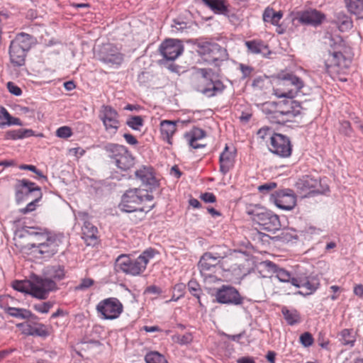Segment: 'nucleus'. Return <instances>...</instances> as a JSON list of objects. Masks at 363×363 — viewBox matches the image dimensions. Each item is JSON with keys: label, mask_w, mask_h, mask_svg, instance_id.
I'll return each instance as SVG.
<instances>
[{"label": "nucleus", "mask_w": 363, "mask_h": 363, "mask_svg": "<svg viewBox=\"0 0 363 363\" xmlns=\"http://www.w3.org/2000/svg\"><path fill=\"white\" fill-rule=\"evenodd\" d=\"M36 43L33 35L26 33H18L9 45V57L14 67H21L25 65L27 52Z\"/></svg>", "instance_id": "20e7f679"}, {"label": "nucleus", "mask_w": 363, "mask_h": 363, "mask_svg": "<svg viewBox=\"0 0 363 363\" xmlns=\"http://www.w3.org/2000/svg\"><path fill=\"white\" fill-rule=\"evenodd\" d=\"M66 276L65 267L60 264L48 265L43 270V277L35 276L30 285V295L38 299H46L50 292L58 289L57 282Z\"/></svg>", "instance_id": "f03ea898"}, {"label": "nucleus", "mask_w": 363, "mask_h": 363, "mask_svg": "<svg viewBox=\"0 0 363 363\" xmlns=\"http://www.w3.org/2000/svg\"><path fill=\"white\" fill-rule=\"evenodd\" d=\"M82 238L87 245H95L98 240V229L89 220H85L82 228Z\"/></svg>", "instance_id": "bb28decb"}, {"label": "nucleus", "mask_w": 363, "mask_h": 363, "mask_svg": "<svg viewBox=\"0 0 363 363\" xmlns=\"http://www.w3.org/2000/svg\"><path fill=\"white\" fill-rule=\"evenodd\" d=\"M245 45L247 48V52L253 55H266L271 53L268 45L262 40H247L245 42Z\"/></svg>", "instance_id": "c756f323"}, {"label": "nucleus", "mask_w": 363, "mask_h": 363, "mask_svg": "<svg viewBox=\"0 0 363 363\" xmlns=\"http://www.w3.org/2000/svg\"><path fill=\"white\" fill-rule=\"evenodd\" d=\"M221 259L223 257L212 252H206L201 257L198 267L206 282L213 283L220 280L216 272L220 269L218 264Z\"/></svg>", "instance_id": "9b49d317"}, {"label": "nucleus", "mask_w": 363, "mask_h": 363, "mask_svg": "<svg viewBox=\"0 0 363 363\" xmlns=\"http://www.w3.org/2000/svg\"><path fill=\"white\" fill-rule=\"evenodd\" d=\"M172 27L175 28L178 30H182L184 28H186V25L184 22H179L174 20V25H172Z\"/></svg>", "instance_id": "0e129e2a"}, {"label": "nucleus", "mask_w": 363, "mask_h": 363, "mask_svg": "<svg viewBox=\"0 0 363 363\" xmlns=\"http://www.w3.org/2000/svg\"><path fill=\"white\" fill-rule=\"evenodd\" d=\"M162 292V289L155 285H151L150 286H147L145 290V294L159 295Z\"/></svg>", "instance_id": "bf43d9fd"}, {"label": "nucleus", "mask_w": 363, "mask_h": 363, "mask_svg": "<svg viewBox=\"0 0 363 363\" xmlns=\"http://www.w3.org/2000/svg\"><path fill=\"white\" fill-rule=\"evenodd\" d=\"M200 199L205 203H215L216 201V197L213 193L206 192L201 194Z\"/></svg>", "instance_id": "4d7b16f0"}, {"label": "nucleus", "mask_w": 363, "mask_h": 363, "mask_svg": "<svg viewBox=\"0 0 363 363\" xmlns=\"http://www.w3.org/2000/svg\"><path fill=\"white\" fill-rule=\"evenodd\" d=\"M45 239V242H34L29 244L30 249L37 248L39 253L44 255L45 257H50L58 251V243L54 238L49 237L48 235H40Z\"/></svg>", "instance_id": "412c9836"}, {"label": "nucleus", "mask_w": 363, "mask_h": 363, "mask_svg": "<svg viewBox=\"0 0 363 363\" xmlns=\"http://www.w3.org/2000/svg\"><path fill=\"white\" fill-rule=\"evenodd\" d=\"M42 195V193L35 194L33 201L28 203L25 208H21L19 210L20 212L23 214H26L33 211L36 208L37 203L41 199Z\"/></svg>", "instance_id": "c03bdc74"}, {"label": "nucleus", "mask_w": 363, "mask_h": 363, "mask_svg": "<svg viewBox=\"0 0 363 363\" xmlns=\"http://www.w3.org/2000/svg\"><path fill=\"white\" fill-rule=\"evenodd\" d=\"M22 125V123L18 118L11 116L4 107H0V127L4 128L6 125Z\"/></svg>", "instance_id": "72a5a7b5"}, {"label": "nucleus", "mask_w": 363, "mask_h": 363, "mask_svg": "<svg viewBox=\"0 0 363 363\" xmlns=\"http://www.w3.org/2000/svg\"><path fill=\"white\" fill-rule=\"evenodd\" d=\"M126 125L134 130H140L144 125V120L140 116H132L126 121Z\"/></svg>", "instance_id": "a19ab883"}, {"label": "nucleus", "mask_w": 363, "mask_h": 363, "mask_svg": "<svg viewBox=\"0 0 363 363\" xmlns=\"http://www.w3.org/2000/svg\"><path fill=\"white\" fill-rule=\"evenodd\" d=\"M277 187V183L269 182L258 186V190L262 194H267Z\"/></svg>", "instance_id": "5fc2aeb1"}, {"label": "nucleus", "mask_w": 363, "mask_h": 363, "mask_svg": "<svg viewBox=\"0 0 363 363\" xmlns=\"http://www.w3.org/2000/svg\"><path fill=\"white\" fill-rule=\"evenodd\" d=\"M144 201L143 190L138 188L127 190L121 198L119 208L124 212L140 211L147 213L154 208V204L138 207Z\"/></svg>", "instance_id": "9d476101"}, {"label": "nucleus", "mask_w": 363, "mask_h": 363, "mask_svg": "<svg viewBox=\"0 0 363 363\" xmlns=\"http://www.w3.org/2000/svg\"><path fill=\"white\" fill-rule=\"evenodd\" d=\"M325 18V15L316 9H311L296 13V19L302 24L317 26L320 24Z\"/></svg>", "instance_id": "5701e85b"}, {"label": "nucleus", "mask_w": 363, "mask_h": 363, "mask_svg": "<svg viewBox=\"0 0 363 363\" xmlns=\"http://www.w3.org/2000/svg\"><path fill=\"white\" fill-rule=\"evenodd\" d=\"M135 177L140 179L143 184L150 189L158 186V181L155 178L153 168L151 166H142L135 172Z\"/></svg>", "instance_id": "393cba45"}, {"label": "nucleus", "mask_w": 363, "mask_h": 363, "mask_svg": "<svg viewBox=\"0 0 363 363\" xmlns=\"http://www.w3.org/2000/svg\"><path fill=\"white\" fill-rule=\"evenodd\" d=\"M281 313L289 325H294L301 322V314L296 309H288L284 306L281 308Z\"/></svg>", "instance_id": "f704fd0d"}, {"label": "nucleus", "mask_w": 363, "mask_h": 363, "mask_svg": "<svg viewBox=\"0 0 363 363\" xmlns=\"http://www.w3.org/2000/svg\"><path fill=\"white\" fill-rule=\"evenodd\" d=\"M159 51L164 60L174 61L184 51V46L179 40L167 39L160 45Z\"/></svg>", "instance_id": "a211bd4d"}, {"label": "nucleus", "mask_w": 363, "mask_h": 363, "mask_svg": "<svg viewBox=\"0 0 363 363\" xmlns=\"http://www.w3.org/2000/svg\"><path fill=\"white\" fill-rule=\"evenodd\" d=\"M32 282L30 281H16L13 284V287L16 291L24 292L26 294H28L30 295V284Z\"/></svg>", "instance_id": "49530a36"}, {"label": "nucleus", "mask_w": 363, "mask_h": 363, "mask_svg": "<svg viewBox=\"0 0 363 363\" xmlns=\"http://www.w3.org/2000/svg\"><path fill=\"white\" fill-rule=\"evenodd\" d=\"M206 135L205 130L201 128L194 127L191 130L184 134V138L189 143V145L194 149L203 147L205 145L199 144L197 142Z\"/></svg>", "instance_id": "cd10ccee"}, {"label": "nucleus", "mask_w": 363, "mask_h": 363, "mask_svg": "<svg viewBox=\"0 0 363 363\" xmlns=\"http://www.w3.org/2000/svg\"><path fill=\"white\" fill-rule=\"evenodd\" d=\"M291 284L297 288L306 289V294H313L319 286L318 279L311 277L306 272L298 271L296 276L291 279Z\"/></svg>", "instance_id": "6ab92c4d"}, {"label": "nucleus", "mask_w": 363, "mask_h": 363, "mask_svg": "<svg viewBox=\"0 0 363 363\" xmlns=\"http://www.w3.org/2000/svg\"><path fill=\"white\" fill-rule=\"evenodd\" d=\"M353 292L356 296H357L360 298H362L363 297V285L362 284L355 285L354 286Z\"/></svg>", "instance_id": "e2e57ef3"}, {"label": "nucleus", "mask_w": 363, "mask_h": 363, "mask_svg": "<svg viewBox=\"0 0 363 363\" xmlns=\"http://www.w3.org/2000/svg\"><path fill=\"white\" fill-rule=\"evenodd\" d=\"M240 69L244 78L250 77L253 71L252 67L243 64L240 65Z\"/></svg>", "instance_id": "13d9d810"}, {"label": "nucleus", "mask_w": 363, "mask_h": 363, "mask_svg": "<svg viewBox=\"0 0 363 363\" xmlns=\"http://www.w3.org/2000/svg\"><path fill=\"white\" fill-rule=\"evenodd\" d=\"M347 11L357 17L363 19V0H344Z\"/></svg>", "instance_id": "7c9ffc66"}, {"label": "nucleus", "mask_w": 363, "mask_h": 363, "mask_svg": "<svg viewBox=\"0 0 363 363\" xmlns=\"http://www.w3.org/2000/svg\"><path fill=\"white\" fill-rule=\"evenodd\" d=\"M340 48L330 50L325 55V70L331 77L345 74L351 64V60L342 55Z\"/></svg>", "instance_id": "1a4fd4ad"}, {"label": "nucleus", "mask_w": 363, "mask_h": 363, "mask_svg": "<svg viewBox=\"0 0 363 363\" xmlns=\"http://www.w3.org/2000/svg\"><path fill=\"white\" fill-rule=\"evenodd\" d=\"M5 312L9 315L20 319H37L38 317L33 314L31 311L26 308L6 307L4 308Z\"/></svg>", "instance_id": "2f4dec72"}, {"label": "nucleus", "mask_w": 363, "mask_h": 363, "mask_svg": "<svg viewBox=\"0 0 363 363\" xmlns=\"http://www.w3.org/2000/svg\"><path fill=\"white\" fill-rule=\"evenodd\" d=\"M146 363H168L166 357L157 351H150L145 356Z\"/></svg>", "instance_id": "ea45409f"}, {"label": "nucleus", "mask_w": 363, "mask_h": 363, "mask_svg": "<svg viewBox=\"0 0 363 363\" xmlns=\"http://www.w3.org/2000/svg\"><path fill=\"white\" fill-rule=\"evenodd\" d=\"M34 135V131L32 129H18L9 130L5 134V138L7 140H18L30 138Z\"/></svg>", "instance_id": "c9c22d12"}, {"label": "nucleus", "mask_w": 363, "mask_h": 363, "mask_svg": "<svg viewBox=\"0 0 363 363\" xmlns=\"http://www.w3.org/2000/svg\"><path fill=\"white\" fill-rule=\"evenodd\" d=\"M352 26L353 22L352 19L347 16H344L338 21V28L342 32L350 30Z\"/></svg>", "instance_id": "a18cd8bd"}, {"label": "nucleus", "mask_w": 363, "mask_h": 363, "mask_svg": "<svg viewBox=\"0 0 363 363\" xmlns=\"http://www.w3.org/2000/svg\"><path fill=\"white\" fill-rule=\"evenodd\" d=\"M340 341L344 345L353 347L356 341L355 335L352 329H343L339 334Z\"/></svg>", "instance_id": "58836bf2"}, {"label": "nucleus", "mask_w": 363, "mask_h": 363, "mask_svg": "<svg viewBox=\"0 0 363 363\" xmlns=\"http://www.w3.org/2000/svg\"><path fill=\"white\" fill-rule=\"evenodd\" d=\"M184 288H185V285L184 284H177L174 286V291H177L179 293H180V294L179 296H182L183 295V291L184 290Z\"/></svg>", "instance_id": "338daca9"}, {"label": "nucleus", "mask_w": 363, "mask_h": 363, "mask_svg": "<svg viewBox=\"0 0 363 363\" xmlns=\"http://www.w3.org/2000/svg\"><path fill=\"white\" fill-rule=\"evenodd\" d=\"M123 305L116 297H109L100 301L96 306V310L101 318L104 320H115L118 318L123 312Z\"/></svg>", "instance_id": "f8f14e48"}, {"label": "nucleus", "mask_w": 363, "mask_h": 363, "mask_svg": "<svg viewBox=\"0 0 363 363\" xmlns=\"http://www.w3.org/2000/svg\"><path fill=\"white\" fill-rule=\"evenodd\" d=\"M283 17V12L281 11H275L272 8L267 7L262 14L263 21L265 23H269L274 26H278L279 21Z\"/></svg>", "instance_id": "473e14b6"}, {"label": "nucleus", "mask_w": 363, "mask_h": 363, "mask_svg": "<svg viewBox=\"0 0 363 363\" xmlns=\"http://www.w3.org/2000/svg\"><path fill=\"white\" fill-rule=\"evenodd\" d=\"M179 123H184L185 121L164 120L160 122L161 135L169 144H172V138L177 130V124Z\"/></svg>", "instance_id": "c85d7f7f"}, {"label": "nucleus", "mask_w": 363, "mask_h": 363, "mask_svg": "<svg viewBox=\"0 0 363 363\" xmlns=\"http://www.w3.org/2000/svg\"><path fill=\"white\" fill-rule=\"evenodd\" d=\"M246 213L262 230L275 233L281 228L279 216L259 205H249L246 208Z\"/></svg>", "instance_id": "39448f33"}, {"label": "nucleus", "mask_w": 363, "mask_h": 363, "mask_svg": "<svg viewBox=\"0 0 363 363\" xmlns=\"http://www.w3.org/2000/svg\"><path fill=\"white\" fill-rule=\"evenodd\" d=\"M270 151L281 157H288L291 155L292 145L289 138L280 133H273L270 141Z\"/></svg>", "instance_id": "dca6fc26"}, {"label": "nucleus", "mask_w": 363, "mask_h": 363, "mask_svg": "<svg viewBox=\"0 0 363 363\" xmlns=\"http://www.w3.org/2000/svg\"><path fill=\"white\" fill-rule=\"evenodd\" d=\"M123 55L116 46L107 45L101 51L100 60L106 64L120 66L123 62Z\"/></svg>", "instance_id": "aec40b11"}, {"label": "nucleus", "mask_w": 363, "mask_h": 363, "mask_svg": "<svg viewBox=\"0 0 363 363\" xmlns=\"http://www.w3.org/2000/svg\"><path fill=\"white\" fill-rule=\"evenodd\" d=\"M104 150L111 162L121 171H127L134 166L135 157L124 145L108 143L104 146Z\"/></svg>", "instance_id": "6e6552de"}, {"label": "nucleus", "mask_w": 363, "mask_h": 363, "mask_svg": "<svg viewBox=\"0 0 363 363\" xmlns=\"http://www.w3.org/2000/svg\"><path fill=\"white\" fill-rule=\"evenodd\" d=\"M340 131L342 134L350 136L352 133L351 124L348 121H342L340 123Z\"/></svg>", "instance_id": "3c124183"}, {"label": "nucleus", "mask_w": 363, "mask_h": 363, "mask_svg": "<svg viewBox=\"0 0 363 363\" xmlns=\"http://www.w3.org/2000/svg\"><path fill=\"white\" fill-rule=\"evenodd\" d=\"M157 253L156 250L149 247L135 259H131L129 255L122 254L116 258L115 267L117 271H121L126 274L140 275L145 272L148 262Z\"/></svg>", "instance_id": "7ed1b4c3"}, {"label": "nucleus", "mask_w": 363, "mask_h": 363, "mask_svg": "<svg viewBox=\"0 0 363 363\" xmlns=\"http://www.w3.org/2000/svg\"><path fill=\"white\" fill-rule=\"evenodd\" d=\"M64 87L67 91H72L75 88V84L73 81H68L64 83Z\"/></svg>", "instance_id": "774afa93"}, {"label": "nucleus", "mask_w": 363, "mask_h": 363, "mask_svg": "<svg viewBox=\"0 0 363 363\" xmlns=\"http://www.w3.org/2000/svg\"><path fill=\"white\" fill-rule=\"evenodd\" d=\"M215 13H224L228 11L225 0H201Z\"/></svg>", "instance_id": "4c0bfd02"}, {"label": "nucleus", "mask_w": 363, "mask_h": 363, "mask_svg": "<svg viewBox=\"0 0 363 363\" xmlns=\"http://www.w3.org/2000/svg\"><path fill=\"white\" fill-rule=\"evenodd\" d=\"M187 286L190 294L198 299L199 304L201 306L200 297L202 290L199 284L196 280L191 279L188 282Z\"/></svg>", "instance_id": "79ce46f5"}, {"label": "nucleus", "mask_w": 363, "mask_h": 363, "mask_svg": "<svg viewBox=\"0 0 363 363\" xmlns=\"http://www.w3.org/2000/svg\"><path fill=\"white\" fill-rule=\"evenodd\" d=\"M14 190L15 200L18 204L27 200L33 194L42 193L40 187L26 179H17L14 185Z\"/></svg>", "instance_id": "2eb2a0df"}, {"label": "nucleus", "mask_w": 363, "mask_h": 363, "mask_svg": "<svg viewBox=\"0 0 363 363\" xmlns=\"http://www.w3.org/2000/svg\"><path fill=\"white\" fill-rule=\"evenodd\" d=\"M16 327L21 330L23 335L28 336L46 337L50 335L47 326L43 323H35L31 324L25 322L16 324Z\"/></svg>", "instance_id": "4be33fe9"}, {"label": "nucleus", "mask_w": 363, "mask_h": 363, "mask_svg": "<svg viewBox=\"0 0 363 363\" xmlns=\"http://www.w3.org/2000/svg\"><path fill=\"white\" fill-rule=\"evenodd\" d=\"M276 352L274 351H269L266 355L267 361L270 363H275Z\"/></svg>", "instance_id": "69168bd1"}, {"label": "nucleus", "mask_w": 363, "mask_h": 363, "mask_svg": "<svg viewBox=\"0 0 363 363\" xmlns=\"http://www.w3.org/2000/svg\"><path fill=\"white\" fill-rule=\"evenodd\" d=\"M220 69L213 71L211 68H200L198 73L202 77V84L198 87V91L207 97H213L220 94L225 89L226 86L218 79Z\"/></svg>", "instance_id": "423d86ee"}, {"label": "nucleus", "mask_w": 363, "mask_h": 363, "mask_svg": "<svg viewBox=\"0 0 363 363\" xmlns=\"http://www.w3.org/2000/svg\"><path fill=\"white\" fill-rule=\"evenodd\" d=\"M267 266L270 267L276 273V277L281 282H291L293 277L291 274L284 269L279 268L276 264L271 261L267 262Z\"/></svg>", "instance_id": "e433bc0d"}, {"label": "nucleus", "mask_w": 363, "mask_h": 363, "mask_svg": "<svg viewBox=\"0 0 363 363\" xmlns=\"http://www.w3.org/2000/svg\"><path fill=\"white\" fill-rule=\"evenodd\" d=\"M214 296L216 302L233 306H241L245 300L240 292L230 285H223L216 289Z\"/></svg>", "instance_id": "4468645a"}, {"label": "nucleus", "mask_w": 363, "mask_h": 363, "mask_svg": "<svg viewBox=\"0 0 363 363\" xmlns=\"http://www.w3.org/2000/svg\"><path fill=\"white\" fill-rule=\"evenodd\" d=\"M123 138L125 140L126 143L131 145H136L138 144V140L130 133H124Z\"/></svg>", "instance_id": "052dcab7"}, {"label": "nucleus", "mask_w": 363, "mask_h": 363, "mask_svg": "<svg viewBox=\"0 0 363 363\" xmlns=\"http://www.w3.org/2000/svg\"><path fill=\"white\" fill-rule=\"evenodd\" d=\"M235 157V148L232 147L230 149L226 145L219 157L220 171L223 175L226 174L234 167Z\"/></svg>", "instance_id": "b1692460"}, {"label": "nucleus", "mask_w": 363, "mask_h": 363, "mask_svg": "<svg viewBox=\"0 0 363 363\" xmlns=\"http://www.w3.org/2000/svg\"><path fill=\"white\" fill-rule=\"evenodd\" d=\"M300 342L304 347H310L313 343V337L312 335L308 332H305L300 336Z\"/></svg>", "instance_id": "8fccbe9b"}, {"label": "nucleus", "mask_w": 363, "mask_h": 363, "mask_svg": "<svg viewBox=\"0 0 363 363\" xmlns=\"http://www.w3.org/2000/svg\"><path fill=\"white\" fill-rule=\"evenodd\" d=\"M99 118L102 121L105 130L111 134L115 135L120 128L119 114L112 106L108 105L101 106Z\"/></svg>", "instance_id": "ddd939ff"}, {"label": "nucleus", "mask_w": 363, "mask_h": 363, "mask_svg": "<svg viewBox=\"0 0 363 363\" xmlns=\"http://www.w3.org/2000/svg\"><path fill=\"white\" fill-rule=\"evenodd\" d=\"M53 306V303L51 301L36 303L33 306L35 311L40 313H48L50 308Z\"/></svg>", "instance_id": "de8ad7c7"}, {"label": "nucleus", "mask_w": 363, "mask_h": 363, "mask_svg": "<svg viewBox=\"0 0 363 363\" xmlns=\"http://www.w3.org/2000/svg\"><path fill=\"white\" fill-rule=\"evenodd\" d=\"M319 182L308 175L303 176L296 184L297 189L303 196H306L312 193H320L317 189Z\"/></svg>", "instance_id": "a878e982"}, {"label": "nucleus", "mask_w": 363, "mask_h": 363, "mask_svg": "<svg viewBox=\"0 0 363 363\" xmlns=\"http://www.w3.org/2000/svg\"><path fill=\"white\" fill-rule=\"evenodd\" d=\"M6 86L9 91L14 96H19L22 94L21 89L18 86L16 85L13 82H9L6 84Z\"/></svg>", "instance_id": "864d4df0"}, {"label": "nucleus", "mask_w": 363, "mask_h": 363, "mask_svg": "<svg viewBox=\"0 0 363 363\" xmlns=\"http://www.w3.org/2000/svg\"><path fill=\"white\" fill-rule=\"evenodd\" d=\"M245 335V331H242L239 334L237 335H226V337L228 340L237 342L240 343V345L242 344V342H240V340Z\"/></svg>", "instance_id": "680f3d73"}, {"label": "nucleus", "mask_w": 363, "mask_h": 363, "mask_svg": "<svg viewBox=\"0 0 363 363\" xmlns=\"http://www.w3.org/2000/svg\"><path fill=\"white\" fill-rule=\"evenodd\" d=\"M197 52L203 60L210 64H213L217 69H220L221 63L228 59L227 50L216 43L201 41L197 44Z\"/></svg>", "instance_id": "0eeeda50"}, {"label": "nucleus", "mask_w": 363, "mask_h": 363, "mask_svg": "<svg viewBox=\"0 0 363 363\" xmlns=\"http://www.w3.org/2000/svg\"><path fill=\"white\" fill-rule=\"evenodd\" d=\"M257 135L262 140H265L268 136L271 139L273 135L272 130L269 127H263L257 131Z\"/></svg>", "instance_id": "603ef678"}, {"label": "nucleus", "mask_w": 363, "mask_h": 363, "mask_svg": "<svg viewBox=\"0 0 363 363\" xmlns=\"http://www.w3.org/2000/svg\"><path fill=\"white\" fill-rule=\"evenodd\" d=\"M56 135L60 138H68L72 135V130L69 126H62L57 129Z\"/></svg>", "instance_id": "09e8293b"}, {"label": "nucleus", "mask_w": 363, "mask_h": 363, "mask_svg": "<svg viewBox=\"0 0 363 363\" xmlns=\"http://www.w3.org/2000/svg\"><path fill=\"white\" fill-rule=\"evenodd\" d=\"M269 200L278 208L285 211L293 209L296 204V197L289 189L275 191L270 196Z\"/></svg>", "instance_id": "f3484780"}, {"label": "nucleus", "mask_w": 363, "mask_h": 363, "mask_svg": "<svg viewBox=\"0 0 363 363\" xmlns=\"http://www.w3.org/2000/svg\"><path fill=\"white\" fill-rule=\"evenodd\" d=\"M279 87L274 89L279 98H289L279 102L267 101L262 104V112L272 123L285 124L293 122L294 118L301 114L303 108L297 101L293 100L304 86L303 81L293 73H284L279 75Z\"/></svg>", "instance_id": "f257e3e1"}, {"label": "nucleus", "mask_w": 363, "mask_h": 363, "mask_svg": "<svg viewBox=\"0 0 363 363\" xmlns=\"http://www.w3.org/2000/svg\"><path fill=\"white\" fill-rule=\"evenodd\" d=\"M94 281L92 279L85 278L82 279L80 284L76 287L77 290H84L94 284Z\"/></svg>", "instance_id": "6e6d98bb"}, {"label": "nucleus", "mask_w": 363, "mask_h": 363, "mask_svg": "<svg viewBox=\"0 0 363 363\" xmlns=\"http://www.w3.org/2000/svg\"><path fill=\"white\" fill-rule=\"evenodd\" d=\"M172 340L174 343H177L181 345H188L191 343L193 340V337L191 333H186L184 335L175 334L172 336Z\"/></svg>", "instance_id": "37998d69"}]
</instances>
